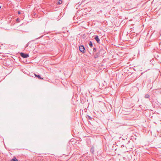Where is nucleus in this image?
Listing matches in <instances>:
<instances>
[{"label":"nucleus","instance_id":"obj_5","mask_svg":"<svg viewBox=\"0 0 161 161\" xmlns=\"http://www.w3.org/2000/svg\"><path fill=\"white\" fill-rule=\"evenodd\" d=\"M35 76H36V77L38 78L39 79H41V80H43V78L41 77L40 75H36V74H35Z\"/></svg>","mask_w":161,"mask_h":161},{"label":"nucleus","instance_id":"obj_2","mask_svg":"<svg viewBox=\"0 0 161 161\" xmlns=\"http://www.w3.org/2000/svg\"><path fill=\"white\" fill-rule=\"evenodd\" d=\"M20 55L22 57L24 58H27L29 57L28 54L23 53H21Z\"/></svg>","mask_w":161,"mask_h":161},{"label":"nucleus","instance_id":"obj_14","mask_svg":"<svg viewBox=\"0 0 161 161\" xmlns=\"http://www.w3.org/2000/svg\"><path fill=\"white\" fill-rule=\"evenodd\" d=\"M17 21L18 22H19L20 21V19L19 18H17L16 19Z\"/></svg>","mask_w":161,"mask_h":161},{"label":"nucleus","instance_id":"obj_4","mask_svg":"<svg viewBox=\"0 0 161 161\" xmlns=\"http://www.w3.org/2000/svg\"><path fill=\"white\" fill-rule=\"evenodd\" d=\"M136 135H134L131 136L130 140L132 141H134V140H136Z\"/></svg>","mask_w":161,"mask_h":161},{"label":"nucleus","instance_id":"obj_10","mask_svg":"<svg viewBox=\"0 0 161 161\" xmlns=\"http://www.w3.org/2000/svg\"><path fill=\"white\" fill-rule=\"evenodd\" d=\"M62 3V0H59L57 2V3L58 4H60Z\"/></svg>","mask_w":161,"mask_h":161},{"label":"nucleus","instance_id":"obj_8","mask_svg":"<svg viewBox=\"0 0 161 161\" xmlns=\"http://www.w3.org/2000/svg\"><path fill=\"white\" fill-rule=\"evenodd\" d=\"M89 45L91 47H92L93 46L92 43L91 41H90L89 43Z\"/></svg>","mask_w":161,"mask_h":161},{"label":"nucleus","instance_id":"obj_13","mask_svg":"<svg viewBox=\"0 0 161 161\" xmlns=\"http://www.w3.org/2000/svg\"><path fill=\"white\" fill-rule=\"evenodd\" d=\"M88 117V118L90 119H92V117H91L90 116H89V115H87Z\"/></svg>","mask_w":161,"mask_h":161},{"label":"nucleus","instance_id":"obj_6","mask_svg":"<svg viewBox=\"0 0 161 161\" xmlns=\"http://www.w3.org/2000/svg\"><path fill=\"white\" fill-rule=\"evenodd\" d=\"M99 55L100 53L99 52L98 53H96V54L94 56V58H97Z\"/></svg>","mask_w":161,"mask_h":161},{"label":"nucleus","instance_id":"obj_12","mask_svg":"<svg viewBox=\"0 0 161 161\" xmlns=\"http://www.w3.org/2000/svg\"><path fill=\"white\" fill-rule=\"evenodd\" d=\"M96 48L95 47H94L93 48V52H95L96 51Z\"/></svg>","mask_w":161,"mask_h":161},{"label":"nucleus","instance_id":"obj_15","mask_svg":"<svg viewBox=\"0 0 161 161\" xmlns=\"http://www.w3.org/2000/svg\"><path fill=\"white\" fill-rule=\"evenodd\" d=\"M18 14H20V12L19 11H18Z\"/></svg>","mask_w":161,"mask_h":161},{"label":"nucleus","instance_id":"obj_9","mask_svg":"<svg viewBox=\"0 0 161 161\" xmlns=\"http://www.w3.org/2000/svg\"><path fill=\"white\" fill-rule=\"evenodd\" d=\"M10 161H18V160L15 157H14Z\"/></svg>","mask_w":161,"mask_h":161},{"label":"nucleus","instance_id":"obj_7","mask_svg":"<svg viewBox=\"0 0 161 161\" xmlns=\"http://www.w3.org/2000/svg\"><path fill=\"white\" fill-rule=\"evenodd\" d=\"M94 147L93 146H92L91 149V152L93 154L94 152Z\"/></svg>","mask_w":161,"mask_h":161},{"label":"nucleus","instance_id":"obj_11","mask_svg":"<svg viewBox=\"0 0 161 161\" xmlns=\"http://www.w3.org/2000/svg\"><path fill=\"white\" fill-rule=\"evenodd\" d=\"M149 97V96L148 94H146L145 95V97L146 98H148Z\"/></svg>","mask_w":161,"mask_h":161},{"label":"nucleus","instance_id":"obj_1","mask_svg":"<svg viewBox=\"0 0 161 161\" xmlns=\"http://www.w3.org/2000/svg\"><path fill=\"white\" fill-rule=\"evenodd\" d=\"M79 49L80 51L82 53H85V49L83 45L80 46L79 47Z\"/></svg>","mask_w":161,"mask_h":161},{"label":"nucleus","instance_id":"obj_3","mask_svg":"<svg viewBox=\"0 0 161 161\" xmlns=\"http://www.w3.org/2000/svg\"><path fill=\"white\" fill-rule=\"evenodd\" d=\"M94 39L96 41L97 43H99L100 42V40L99 38H98V36H95Z\"/></svg>","mask_w":161,"mask_h":161},{"label":"nucleus","instance_id":"obj_16","mask_svg":"<svg viewBox=\"0 0 161 161\" xmlns=\"http://www.w3.org/2000/svg\"><path fill=\"white\" fill-rule=\"evenodd\" d=\"M1 8V6H0V8Z\"/></svg>","mask_w":161,"mask_h":161}]
</instances>
